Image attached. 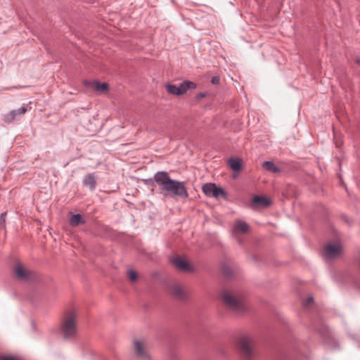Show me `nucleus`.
Listing matches in <instances>:
<instances>
[{
  "label": "nucleus",
  "instance_id": "obj_15",
  "mask_svg": "<svg viewBox=\"0 0 360 360\" xmlns=\"http://www.w3.org/2000/svg\"><path fill=\"white\" fill-rule=\"evenodd\" d=\"M89 85L90 87L100 93L107 91L108 89V86L106 83H100L97 81L90 82H89Z\"/></svg>",
  "mask_w": 360,
  "mask_h": 360
},
{
  "label": "nucleus",
  "instance_id": "obj_9",
  "mask_svg": "<svg viewBox=\"0 0 360 360\" xmlns=\"http://www.w3.org/2000/svg\"><path fill=\"white\" fill-rule=\"evenodd\" d=\"M202 191L205 194L209 197L219 198L224 196V191L216 186L214 184H206L202 186Z\"/></svg>",
  "mask_w": 360,
  "mask_h": 360
},
{
  "label": "nucleus",
  "instance_id": "obj_24",
  "mask_svg": "<svg viewBox=\"0 0 360 360\" xmlns=\"http://www.w3.org/2000/svg\"><path fill=\"white\" fill-rule=\"evenodd\" d=\"M205 94L203 93H200L198 95V98H203L205 97Z\"/></svg>",
  "mask_w": 360,
  "mask_h": 360
},
{
  "label": "nucleus",
  "instance_id": "obj_3",
  "mask_svg": "<svg viewBox=\"0 0 360 360\" xmlns=\"http://www.w3.org/2000/svg\"><path fill=\"white\" fill-rule=\"evenodd\" d=\"M224 304L229 309L240 311L244 309L243 299L240 294L224 290L221 294Z\"/></svg>",
  "mask_w": 360,
  "mask_h": 360
},
{
  "label": "nucleus",
  "instance_id": "obj_4",
  "mask_svg": "<svg viewBox=\"0 0 360 360\" xmlns=\"http://www.w3.org/2000/svg\"><path fill=\"white\" fill-rule=\"evenodd\" d=\"M238 348L242 354L247 359H251L256 355V345L254 339L248 335H244L238 339Z\"/></svg>",
  "mask_w": 360,
  "mask_h": 360
},
{
  "label": "nucleus",
  "instance_id": "obj_19",
  "mask_svg": "<svg viewBox=\"0 0 360 360\" xmlns=\"http://www.w3.org/2000/svg\"><path fill=\"white\" fill-rule=\"evenodd\" d=\"M84 221L82 219V217L79 214H73L71 216L70 219V224L72 226H76L79 224H84Z\"/></svg>",
  "mask_w": 360,
  "mask_h": 360
},
{
  "label": "nucleus",
  "instance_id": "obj_7",
  "mask_svg": "<svg viewBox=\"0 0 360 360\" xmlns=\"http://www.w3.org/2000/svg\"><path fill=\"white\" fill-rule=\"evenodd\" d=\"M195 87L196 84L190 81H185L178 86L170 84L165 85L167 92L176 96L183 95L188 89H195Z\"/></svg>",
  "mask_w": 360,
  "mask_h": 360
},
{
  "label": "nucleus",
  "instance_id": "obj_17",
  "mask_svg": "<svg viewBox=\"0 0 360 360\" xmlns=\"http://www.w3.org/2000/svg\"><path fill=\"white\" fill-rule=\"evenodd\" d=\"M262 167L272 173H279L281 172V169L271 161L263 162Z\"/></svg>",
  "mask_w": 360,
  "mask_h": 360
},
{
  "label": "nucleus",
  "instance_id": "obj_21",
  "mask_svg": "<svg viewBox=\"0 0 360 360\" xmlns=\"http://www.w3.org/2000/svg\"><path fill=\"white\" fill-rule=\"evenodd\" d=\"M0 360H18V359L10 356H1Z\"/></svg>",
  "mask_w": 360,
  "mask_h": 360
},
{
  "label": "nucleus",
  "instance_id": "obj_2",
  "mask_svg": "<svg viewBox=\"0 0 360 360\" xmlns=\"http://www.w3.org/2000/svg\"><path fill=\"white\" fill-rule=\"evenodd\" d=\"M60 332L64 340H72L78 333V314L75 310L67 311L61 320Z\"/></svg>",
  "mask_w": 360,
  "mask_h": 360
},
{
  "label": "nucleus",
  "instance_id": "obj_5",
  "mask_svg": "<svg viewBox=\"0 0 360 360\" xmlns=\"http://www.w3.org/2000/svg\"><path fill=\"white\" fill-rule=\"evenodd\" d=\"M342 255V246L340 242H329L323 249V257L326 260L340 258Z\"/></svg>",
  "mask_w": 360,
  "mask_h": 360
},
{
  "label": "nucleus",
  "instance_id": "obj_25",
  "mask_svg": "<svg viewBox=\"0 0 360 360\" xmlns=\"http://www.w3.org/2000/svg\"><path fill=\"white\" fill-rule=\"evenodd\" d=\"M5 216H6V213H2L1 214V219L4 220Z\"/></svg>",
  "mask_w": 360,
  "mask_h": 360
},
{
  "label": "nucleus",
  "instance_id": "obj_8",
  "mask_svg": "<svg viewBox=\"0 0 360 360\" xmlns=\"http://www.w3.org/2000/svg\"><path fill=\"white\" fill-rule=\"evenodd\" d=\"M249 230V226L246 222L237 220L233 224L232 234L238 243H241V237L248 234Z\"/></svg>",
  "mask_w": 360,
  "mask_h": 360
},
{
  "label": "nucleus",
  "instance_id": "obj_1",
  "mask_svg": "<svg viewBox=\"0 0 360 360\" xmlns=\"http://www.w3.org/2000/svg\"><path fill=\"white\" fill-rule=\"evenodd\" d=\"M154 179L159 187L160 193L164 196H179L181 198L188 196L184 184L172 179L167 172H157L154 176Z\"/></svg>",
  "mask_w": 360,
  "mask_h": 360
},
{
  "label": "nucleus",
  "instance_id": "obj_13",
  "mask_svg": "<svg viewBox=\"0 0 360 360\" xmlns=\"http://www.w3.org/2000/svg\"><path fill=\"white\" fill-rule=\"evenodd\" d=\"M173 264L181 271H191L192 270L190 264L183 258L176 257L174 259Z\"/></svg>",
  "mask_w": 360,
  "mask_h": 360
},
{
  "label": "nucleus",
  "instance_id": "obj_23",
  "mask_svg": "<svg viewBox=\"0 0 360 360\" xmlns=\"http://www.w3.org/2000/svg\"><path fill=\"white\" fill-rule=\"evenodd\" d=\"M312 301H313V298L309 297L307 301L306 305H309Z\"/></svg>",
  "mask_w": 360,
  "mask_h": 360
},
{
  "label": "nucleus",
  "instance_id": "obj_20",
  "mask_svg": "<svg viewBox=\"0 0 360 360\" xmlns=\"http://www.w3.org/2000/svg\"><path fill=\"white\" fill-rule=\"evenodd\" d=\"M127 276H128V278L131 281V282H135L137 280V278H138V276H137V274L135 271L134 270H129L127 271Z\"/></svg>",
  "mask_w": 360,
  "mask_h": 360
},
{
  "label": "nucleus",
  "instance_id": "obj_14",
  "mask_svg": "<svg viewBox=\"0 0 360 360\" xmlns=\"http://www.w3.org/2000/svg\"><path fill=\"white\" fill-rule=\"evenodd\" d=\"M83 183L85 186H89L91 190H94L96 186V177L94 174H89L84 178Z\"/></svg>",
  "mask_w": 360,
  "mask_h": 360
},
{
  "label": "nucleus",
  "instance_id": "obj_18",
  "mask_svg": "<svg viewBox=\"0 0 360 360\" xmlns=\"http://www.w3.org/2000/svg\"><path fill=\"white\" fill-rule=\"evenodd\" d=\"M252 202L258 206L267 207L270 205V201L268 198L262 196H255Z\"/></svg>",
  "mask_w": 360,
  "mask_h": 360
},
{
  "label": "nucleus",
  "instance_id": "obj_22",
  "mask_svg": "<svg viewBox=\"0 0 360 360\" xmlns=\"http://www.w3.org/2000/svg\"><path fill=\"white\" fill-rule=\"evenodd\" d=\"M211 82L213 84H217L219 82V77L218 76L212 77V78L211 79Z\"/></svg>",
  "mask_w": 360,
  "mask_h": 360
},
{
  "label": "nucleus",
  "instance_id": "obj_16",
  "mask_svg": "<svg viewBox=\"0 0 360 360\" xmlns=\"http://www.w3.org/2000/svg\"><path fill=\"white\" fill-rule=\"evenodd\" d=\"M229 165L235 172H239L242 169V160L239 158H232L229 160Z\"/></svg>",
  "mask_w": 360,
  "mask_h": 360
},
{
  "label": "nucleus",
  "instance_id": "obj_12",
  "mask_svg": "<svg viewBox=\"0 0 360 360\" xmlns=\"http://www.w3.org/2000/svg\"><path fill=\"white\" fill-rule=\"evenodd\" d=\"M171 292L177 299L179 300H185L188 297V293L179 284H175L171 288Z\"/></svg>",
  "mask_w": 360,
  "mask_h": 360
},
{
  "label": "nucleus",
  "instance_id": "obj_6",
  "mask_svg": "<svg viewBox=\"0 0 360 360\" xmlns=\"http://www.w3.org/2000/svg\"><path fill=\"white\" fill-rule=\"evenodd\" d=\"M133 345L134 354L139 359L150 360V355L148 352V342L145 338L134 339Z\"/></svg>",
  "mask_w": 360,
  "mask_h": 360
},
{
  "label": "nucleus",
  "instance_id": "obj_10",
  "mask_svg": "<svg viewBox=\"0 0 360 360\" xmlns=\"http://www.w3.org/2000/svg\"><path fill=\"white\" fill-rule=\"evenodd\" d=\"M14 272L15 276L20 280H28L31 277V271L27 269L23 264L18 263L14 266Z\"/></svg>",
  "mask_w": 360,
  "mask_h": 360
},
{
  "label": "nucleus",
  "instance_id": "obj_11",
  "mask_svg": "<svg viewBox=\"0 0 360 360\" xmlns=\"http://www.w3.org/2000/svg\"><path fill=\"white\" fill-rule=\"evenodd\" d=\"M27 109L26 107L23 106L19 108L18 110H13L4 116V121L7 123H11L13 122L18 116H20L24 115L27 112Z\"/></svg>",
  "mask_w": 360,
  "mask_h": 360
}]
</instances>
